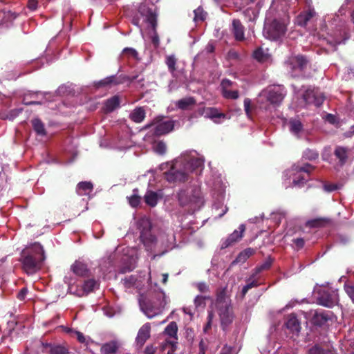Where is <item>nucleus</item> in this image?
Wrapping results in <instances>:
<instances>
[{
    "label": "nucleus",
    "instance_id": "nucleus-1",
    "mask_svg": "<svg viewBox=\"0 0 354 354\" xmlns=\"http://www.w3.org/2000/svg\"><path fill=\"white\" fill-rule=\"evenodd\" d=\"M215 307L220 318L221 326L225 330L232 323L234 318L233 307L227 287H220L216 290Z\"/></svg>",
    "mask_w": 354,
    "mask_h": 354
},
{
    "label": "nucleus",
    "instance_id": "nucleus-2",
    "mask_svg": "<svg viewBox=\"0 0 354 354\" xmlns=\"http://www.w3.org/2000/svg\"><path fill=\"white\" fill-rule=\"evenodd\" d=\"M45 259L42 245L35 242L23 250L21 261L26 273L34 274L41 269Z\"/></svg>",
    "mask_w": 354,
    "mask_h": 354
},
{
    "label": "nucleus",
    "instance_id": "nucleus-3",
    "mask_svg": "<svg viewBox=\"0 0 354 354\" xmlns=\"http://www.w3.org/2000/svg\"><path fill=\"white\" fill-rule=\"evenodd\" d=\"M165 297V293L160 292L155 293L150 297L140 299L139 303L142 311L149 319L160 314L166 304Z\"/></svg>",
    "mask_w": 354,
    "mask_h": 354
},
{
    "label": "nucleus",
    "instance_id": "nucleus-4",
    "mask_svg": "<svg viewBox=\"0 0 354 354\" xmlns=\"http://www.w3.org/2000/svg\"><path fill=\"white\" fill-rule=\"evenodd\" d=\"M177 198L180 206L192 211L199 208L203 203L201 192L196 189L191 191L181 189L177 194Z\"/></svg>",
    "mask_w": 354,
    "mask_h": 354
},
{
    "label": "nucleus",
    "instance_id": "nucleus-5",
    "mask_svg": "<svg viewBox=\"0 0 354 354\" xmlns=\"http://www.w3.org/2000/svg\"><path fill=\"white\" fill-rule=\"evenodd\" d=\"M138 13L145 18V21L151 27V41L155 48L159 47L160 39L157 32V13L152 8L145 3H141L138 7Z\"/></svg>",
    "mask_w": 354,
    "mask_h": 354
},
{
    "label": "nucleus",
    "instance_id": "nucleus-6",
    "mask_svg": "<svg viewBox=\"0 0 354 354\" xmlns=\"http://www.w3.org/2000/svg\"><path fill=\"white\" fill-rule=\"evenodd\" d=\"M288 21L284 19H274L265 24L263 33L266 38L277 41L282 38L287 32Z\"/></svg>",
    "mask_w": 354,
    "mask_h": 354
},
{
    "label": "nucleus",
    "instance_id": "nucleus-7",
    "mask_svg": "<svg viewBox=\"0 0 354 354\" xmlns=\"http://www.w3.org/2000/svg\"><path fill=\"white\" fill-rule=\"evenodd\" d=\"M285 64L292 77H299L306 72L310 61L306 56L299 54L288 57Z\"/></svg>",
    "mask_w": 354,
    "mask_h": 354
},
{
    "label": "nucleus",
    "instance_id": "nucleus-8",
    "mask_svg": "<svg viewBox=\"0 0 354 354\" xmlns=\"http://www.w3.org/2000/svg\"><path fill=\"white\" fill-rule=\"evenodd\" d=\"M165 179L169 183L180 185L187 182L190 176L180 162L172 165L170 169L164 172Z\"/></svg>",
    "mask_w": 354,
    "mask_h": 354
},
{
    "label": "nucleus",
    "instance_id": "nucleus-9",
    "mask_svg": "<svg viewBox=\"0 0 354 354\" xmlns=\"http://www.w3.org/2000/svg\"><path fill=\"white\" fill-rule=\"evenodd\" d=\"M308 319L315 328L325 329L329 326V322L333 321V313L324 310H314L309 312Z\"/></svg>",
    "mask_w": 354,
    "mask_h": 354
},
{
    "label": "nucleus",
    "instance_id": "nucleus-10",
    "mask_svg": "<svg viewBox=\"0 0 354 354\" xmlns=\"http://www.w3.org/2000/svg\"><path fill=\"white\" fill-rule=\"evenodd\" d=\"M138 75L128 76L125 75H115L106 77L101 80L93 82V87L96 89L101 88H111L125 83L126 82H133L138 78Z\"/></svg>",
    "mask_w": 354,
    "mask_h": 354
},
{
    "label": "nucleus",
    "instance_id": "nucleus-11",
    "mask_svg": "<svg viewBox=\"0 0 354 354\" xmlns=\"http://www.w3.org/2000/svg\"><path fill=\"white\" fill-rule=\"evenodd\" d=\"M286 89L283 86H269L263 91L267 101L274 106H279L286 95Z\"/></svg>",
    "mask_w": 354,
    "mask_h": 354
},
{
    "label": "nucleus",
    "instance_id": "nucleus-12",
    "mask_svg": "<svg viewBox=\"0 0 354 354\" xmlns=\"http://www.w3.org/2000/svg\"><path fill=\"white\" fill-rule=\"evenodd\" d=\"M317 303L326 308H333L338 303V295L329 288L320 289L317 292Z\"/></svg>",
    "mask_w": 354,
    "mask_h": 354
},
{
    "label": "nucleus",
    "instance_id": "nucleus-13",
    "mask_svg": "<svg viewBox=\"0 0 354 354\" xmlns=\"http://www.w3.org/2000/svg\"><path fill=\"white\" fill-rule=\"evenodd\" d=\"M301 99L305 106L313 104L320 106L323 104L325 97L317 90L308 88L302 94Z\"/></svg>",
    "mask_w": 354,
    "mask_h": 354
},
{
    "label": "nucleus",
    "instance_id": "nucleus-14",
    "mask_svg": "<svg viewBox=\"0 0 354 354\" xmlns=\"http://www.w3.org/2000/svg\"><path fill=\"white\" fill-rule=\"evenodd\" d=\"M151 226L149 221L145 222V225L142 227L140 239L145 247L146 250L151 251L156 243V237L151 233Z\"/></svg>",
    "mask_w": 354,
    "mask_h": 354
},
{
    "label": "nucleus",
    "instance_id": "nucleus-15",
    "mask_svg": "<svg viewBox=\"0 0 354 354\" xmlns=\"http://www.w3.org/2000/svg\"><path fill=\"white\" fill-rule=\"evenodd\" d=\"M41 347L42 352L46 354H69V347L66 343L42 342Z\"/></svg>",
    "mask_w": 354,
    "mask_h": 354
},
{
    "label": "nucleus",
    "instance_id": "nucleus-16",
    "mask_svg": "<svg viewBox=\"0 0 354 354\" xmlns=\"http://www.w3.org/2000/svg\"><path fill=\"white\" fill-rule=\"evenodd\" d=\"M308 354H337V353L329 343H316L308 349Z\"/></svg>",
    "mask_w": 354,
    "mask_h": 354
},
{
    "label": "nucleus",
    "instance_id": "nucleus-17",
    "mask_svg": "<svg viewBox=\"0 0 354 354\" xmlns=\"http://www.w3.org/2000/svg\"><path fill=\"white\" fill-rule=\"evenodd\" d=\"M180 163L183 165L189 176L191 173L201 169L203 165V161L199 158H185L183 161L180 162Z\"/></svg>",
    "mask_w": 354,
    "mask_h": 354
},
{
    "label": "nucleus",
    "instance_id": "nucleus-18",
    "mask_svg": "<svg viewBox=\"0 0 354 354\" xmlns=\"http://www.w3.org/2000/svg\"><path fill=\"white\" fill-rule=\"evenodd\" d=\"M73 272L79 277H88L91 275V271L87 265L80 261H75L71 266Z\"/></svg>",
    "mask_w": 354,
    "mask_h": 354
},
{
    "label": "nucleus",
    "instance_id": "nucleus-19",
    "mask_svg": "<svg viewBox=\"0 0 354 354\" xmlns=\"http://www.w3.org/2000/svg\"><path fill=\"white\" fill-rule=\"evenodd\" d=\"M286 326L291 333L297 335H299L301 328V323L294 313H291L288 316Z\"/></svg>",
    "mask_w": 354,
    "mask_h": 354
},
{
    "label": "nucleus",
    "instance_id": "nucleus-20",
    "mask_svg": "<svg viewBox=\"0 0 354 354\" xmlns=\"http://www.w3.org/2000/svg\"><path fill=\"white\" fill-rule=\"evenodd\" d=\"M239 231L234 230L222 243L221 249L226 248L237 242L243 233V224L239 225Z\"/></svg>",
    "mask_w": 354,
    "mask_h": 354
},
{
    "label": "nucleus",
    "instance_id": "nucleus-21",
    "mask_svg": "<svg viewBox=\"0 0 354 354\" xmlns=\"http://www.w3.org/2000/svg\"><path fill=\"white\" fill-rule=\"evenodd\" d=\"M151 326L149 323L145 324L138 330L136 342L137 344L142 347L147 340L150 337Z\"/></svg>",
    "mask_w": 354,
    "mask_h": 354
},
{
    "label": "nucleus",
    "instance_id": "nucleus-22",
    "mask_svg": "<svg viewBox=\"0 0 354 354\" xmlns=\"http://www.w3.org/2000/svg\"><path fill=\"white\" fill-rule=\"evenodd\" d=\"M174 128V123L171 120L158 123L154 129V134L157 136H162L171 132Z\"/></svg>",
    "mask_w": 354,
    "mask_h": 354
},
{
    "label": "nucleus",
    "instance_id": "nucleus-23",
    "mask_svg": "<svg viewBox=\"0 0 354 354\" xmlns=\"http://www.w3.org/2000/svg\"><path fill=\"white\" fill-rule=\"evenodd\" d=\"M120 348L117 340H111L103 344L100 348L101 354H116Z\"/></svg>",
    "mask_w": 354,
    "mask_h": 354
},
{
    "label": "nucleus",
    "instance_id": "nucleus-24",
    "mask_svg": "<svg viewBox=\"0 0 354 354\" xmlns=\"http://www.w3.org/2000/svg\"><path fill=\"white\" fill-rule=\"evenodd\" d=\"M93 189V185L88 181L80 182L76 186V193L79 196H88Z\"/></svg>",
    "mask_w": 354,
    "mask_h": 354
},
{
    "label": "nucleus",
    "instance_id": "nucleus-25",
    "mask_svg": "<svg viewBox=\"0 0 354 354\" xmlns=\"http://www.w3.org/2000/svg\"><path fill=\"white\" fill-rule=\"evenodd\" d=\"M315 15V12L312 9H309L307 11L300 13L297 18V24L302 27L306 26L308 21L314 17Z\"/></svg>",
    "mask_w": 354,
    "mask_h": 354
},
{
    "label": "nucleus",
    "instance_id": "nucleus-26",
    "mask_svg": "<svg viewBox=\"0 0 354 354\" xmlns=\"http://www.w3.org/2000/svg\"><path fill=\"white\" fill-rule=\"evenodd\" d=\"M120 100L118 95H114L107 99L104 102V111L106 113L113 112L115 109L120 106Z\"/></svg>",
    "mask_w": 354,
    "mask_h": 354
},
{
    "label": "nucleus",
    "instance_id": "nucleus-27",
    "mask_svg": "<svg viewBox=\"0 0 354 354\" xmlns=\"http://www.w3.org/2000/svg\"><path fill=\"white\" fill-rule=\"evenodd\" d=\"M232 31L236 40L243 41V27L239 19H234L232 21Z\"/></svg>",
    "mask_w": 354,
    "mask_h": 354
},
{
    "label": "nucleus",
    "instance_id": "nucleus-28",
    "mask_svg": "<svg viewBox=\"0 0 354 354\" xmlns=\"http://www.w3.org/2000/svg\"><path fill=\"white\" fill-rule=\"evenodd\" d=\"M196 104V101L194 97H188L178 100L176 106L178 109L185 111L190 109V107Z\"/></svg>",
    "mask_w": 354,
    "mask_h": 354
},
{
    "label": "nucleus",
    "instance_id": "nucleus-29",
    "mask_svg": "<svg viewBox=\"0 0 354 354\" xmlns=\"http://www.w3.org/2000/svg\"><path fill=\"white\" fill-rule=\"evenodd\" d=\"M205 118L212 120L214 122H217V119H225L226 118V115L221 113L217 108L207 107Z\"/></svg>",
    "mask_w": 354,
    "mask_h": 354
},
{
    "label": "nucleus",
    "instance_id": "nucleus-30",
    "mask_svg": "<svg viewBox=\"0 0 354 354\" xmlns=\"http://www.w3.org/2000/svg\"><path fill=\"white\" fill-rule=\"evenodd\" d=\"M146 113L143 107L136 108L130 114V119L136 123H140L145 118Z\"/></svg>",
    "mask_w": 354,
    "mask_h": 354
},
{
    "label": "nucleus",
    "instance_id": "nucleus-31",
    "mask_svg": "<svg viewBox=\"0 0 354 354\" xmlns=\"http://www.w3.org/2000/svg\"><path fill=\"white\" fill-rule=\"evenodd\" d=\"M334 154L339 160V165L343 166L348 159V150L343 147H337L335 149Z\"/></svg>",
    "mask_w": 354,
    "mask_h": 354
},
{
    "label": "nucleus",
    "instance_id": "nucleus-32",
    "mask_svg": "<svg viewBox=\"0 0 354 354\" xmlns=\"http://www.w3.org/2000/svg\"><path fill=\"white\" fill-rule=\"evenodd\" d=\"M100 283L94 279L85 280L82 285L83 291L87 295L99 288Z\"/></svg>",
    "mask_w": 354,
    "mask_h": 354
},
{
    "label": "nucleus",
    "instance_id": "nucleus-33",
    "mask_svg": "<svg viewBox=\"0 0 354 354\" xmlns=\"http://www.w3.org/2000/svg\"><path fill=\"white\" fill-rule=\"evenodd\" d=\"M32 128L36 133L39 136H45L46 131L44 127V124L39 118H35L31 121Z\"/></svg>",
    "mask_w": 354,
    "mask_h": 354
},
{
    "label": "nucleus",
    "instance_id": "nucleus-34",
    "mask_svg": "<svg viewBox=\"0 0 354 354\" xmlns=\"http://www.w3.org/2000/svg\"><path fill=\"white\" fill-rule=\"evenodd\" d=\"M145 202L150 207H155L158 203V194L153 191H148L144 196Z\"/></svg>",
    "mask_w": 354,
    "mask_h": 354
},
{
    "label": "nucleus",
    "instance_id": "nucleus-35",
    "mask_svg": "<svg viewBox=\"0 0 354 354\" xmlns=\"http://www.w3.org/2000/svg\"><path fill=\"white\" fill-rule=\"evenodd\" d=\"M290 131L296 136L302 131L303 124L300 120L297 119H291L289 122Z\"/></svg>",
    "mask_w": 354,
    "mask_h": 354
},
{
    "label": "nucleus",
    "instance_id": "nucleus-36",
    "mask_svg": "<svg viewBox=\"0 0 354 354\" xmlns=\"http://www.w3.org/2000/svg\"><path fill=\"white\" fill-rule=\"evenodd\" d=\"M178 326L175 322H170L165 328L164 333L170 337L177 339Z\"/></svg>",
    "mask_w": 354,
    "mask_h": 354
},
{
    "label": "nucleus",
    "instance_id": "nucleus-37",
    "mask_svg": "<svg viewBox=\"0 0 354 354\" xmlns=\"http://www.w3.org/2000/svg\"><path fill=\"white\" fill-rule=\"evenodd\" d=\"M165 64L169 71L173 74L176 71L177 58L174 55H168L165 58Z\"/></svg>",
    "mask_w": 354,
    "mask_h": 354
},
{
    "label": "nucleus",
    "instance_id": "nucleus-38",
    "mask_svg": "<svg viewBox=\"0 0 354 354\" xmlns=\"http://www.w3.org/2000/svg\"><path fill=\"white\" fill-rule=\"evenodd\" d=\"M258 273L255 272L254 274H253L246 281V284L245 285V294L247 292V291L249 289H251L254 287H257L260 283L259 281V279L257 277Z\"/></svg>",
    "mask_w": 354,
    "mask_h": 354
},
{
    "label": "nucleus",
    "instance_id": "nucleus-39",
    "mask_svg": "<svg viewBox=\"0 0 354 354\" xmlns=\"http://www.w3.org/2000/svg\"><path fill=\"white\" fill-rule=\"evenodd\" d=\"M162 347L163 350L169 348V350L167 351V354H175V351L177 348V342L175 340L166 339L162 344Z\"/></svg>",
    "mask_w": 354,
    "mask_h": 354
},
{
    "label": "nucleus",
    "instance_id": "nucleus-40",
    "mask_svg": "<svg viewBox=\"0 0 354 354\" xmlns=\"http://www.w3.org/2000/svg\"><path fill=\"white\" fill-rule=\"evenodd\" d=\"M315 169V166H313L310 164L306 163L302 166L300 165H295V171L297 172H305L308 174H310V173L314 171Z\"/></svg>",
    "mask_w": 354,
    "mask_h": 354
},
{
    "label": "nucleus",
    "instance_id": "nucleus-41",
    "mask_svg": "<svg viewBox=\"0 0 354 354\" xmlns=\"http://www.w3.org/2000/svg\"><path fill=\"white\" fill-rule=\"evenodd\" d=\"M319 157V153L318 151L307 149L306 151H304L303 154V158L308 160H315Z\"/></svg>",
    "mask_w": 354,
    "mask_h": 354
},
{
    "label": "nucleus",
    "instance_id": "nucleus-42",
    "mask_svg": "<svg viewBox=\"0 0 354 354\" xmlns=\"http://www.w3.org/2000/svg\"><path fill=\"white\" fill-rule=\"evenodd\" d=\"M122 55L126 56L127 58L132 57L135 59H139L138 58V53L137 50L133 48H124L122 50Z\"/></svg>",
    "mask_w": 354,
    "mask_h": 354
},
{
    "label": "nucleus",
    "instance_id": "nucleus-43",
    "mask_svg": "<svg viewBox=\"0 0 354 354\" xmlns=\"http://www.w3.org/2000/svg\"><path fill=\"white\" fill-rule=\"evenodd\" d=\"M137 279H138L136 276L130 275L122 279V281L126 288H130L135 286L136 283L137 282Z\"/></svg>",
    "mask_w": 354,
    "mask_h": 354
},
{
    "label": "nucleus",
    "instance_id": "nucleus-44",
    "mask_svg": "<svg viewBox=\"0 0 354 354\" xmlns=\"http://www.w3.org/2000/svg\"><path fill=\"white\" fill-rule=\"evenodd\" d=\"M344 288L347 295L354 304V283H345Z\"/></svg>",
    "mask_w": 354,
    "mask_h": 354
},
{
    "label": "nucleus",
    "instance_id": "nucleus-45",
    "mask_svg": "<svg viewBox=\"0 0 354 354\" xmlns=\"http://www.w3.org/2000/svg\"><path fill=\"white\" fill-rule=\"evenodd\" d=\"M194 21H204L206 17V12H204L203 9L201 7H198L197 9L194 10Z\"/></svg>",
    "mask_w": 354,
    "mask_h": 354
},
{
    "label": "nucleus",
    "instance_id": "nucleus-46",
    "mask_svg": "<svg viewBox=\"0 0 354 354\" xmlns=\"http://www.w3.org/2000/svg\"><path fill=\"white\" fill-rule=\"evenodd\" d=\"M223 96L226 99H237L239 97V93L237 91L224 90L222 92Z\"/></svg>",
    "mask_w": 354,
    "mask_h": 354
},
{
    "label": "nucleus",
    "instance_id": "nucleus-47",
    "mask_svg": "<svg viewBox=\"0 0 354 354\" xmlns=\"http://www.w3.org/2000/svg\"><path fill=\"white\" fill-rule=\"evenodd\" d=\"M244 103H245V113L250 119H252V112L254 107L251 104V101H250V100H249L248 98H245Z\"/></svg>",
    "mask_w": 354,
    "mask_h": 354
},
{
    "label": "nucleus",
    "instance_id": "nucleus-48",
    "mask_svg": "<svg viewBox=\"0 0 354 354\" xmlns=\"http://www.w3.org/2000/svg\"><path fill=\"white\" fill-rule=\"evenodd\" d=\"M214 317V313L212 311H209L207 318V321L203 328V330L205 333H208V331L211 329L212 323V320H213Z\"/></svg>",
    "mask_w": 354,
    "mask_h": 354
},
{
    "label": "nucleus",
    "instance_id": "nucleus-49",
    "mask_svg": "<svg viewBox=\"0 0 354 354\" xmlns=\"http://www.w3.org/2000/svg\"><path fill=\"white\" fill-rule=\"evenodd\" d=\"M141 198L137 194H133L129 198V203L133 207H137L140 203Z\"/></svg>",
    "mask_w": 354,
    "mask_h": 354
},
{
    "label": "nucleus",
    "instance_id": "nucleus-50",
    "mask_svg": "<svg viewBox=\"0 0 354 354\" xmlns=\"http://www.w3.org/2000/svg\"><path fill=\"white\" fill-rule=\"evenodd\" d=\"M167 146L162 141H159L155 146V151L159 154H164L166 152Z\"/></svg>",
    "mask_w": 354,
    "mask_h": 354
},
{
    "label": "nucleus",
    "instance_id": "nucleus-51",
    "mask_svg": "<svg viewBox=\"0 0 354 354\" xmlns=\"http://www.w3.org/2000/svg\"><path fill=\"white\" fill-rule=\"evenodd\" d=\"M272 261L271 259H267L263 264H261L259 267L256 268V272L259 273L262 270H268L270 268L272 265Z\"/></svg>",
    "mask_w": 354,
    "mask_h": 354
},
{
    "label": "nucleus",
    "instance_id": "nucleus-52",
    "mask_svg": "<svg viewBox=\"0 0 354 354\" xmlns=\"http://www.w3.org/2000/svg\"><path fill=\"white\" fill-rule=\"evenodd\" d=\"M265 54L261 48H257L253 53V57L259 62H262L264 59Z\"/></svg>",
    "mask_w": 354,
    "mask_h": 354
},
{
    "label": "nucleus",
    "instance_id": "nucleus-53",
    "mask_svg": "<svg viewBox=\"0 0 354 354\" xmlns=\"http://www.w3.org/2000/svg\"><path fill=\"white\" fill-rule=\"evenodd\" d=\"M205 299H206V297L204 296H201V295L196 296L194 299V304H195L196 307H200V306L204 307L205 306Z\"/></svg>",
    "mask_w": 354,
    "mask_h": 354
},
{
    "label": "nucleus",
    "instance_id": "nucleus-54",
    "mask_svg": "<svg viewBox=\"0 0 354 354\" xmlns=\"http://www.w3.org/2000/svg\"><path fill=\"white\" fill-rule=\"evenodd\" d=\"M28 292V290L26 287L22 288L17 295V298L19 301H24Z\"/></svg>",
    "mask_w": 354,
    "mask_h": 354
},
{
    "label": "nucleus",
    "instance_id": "nucleus-55",
    "mask_svg": "<svg viewBox=\"0 0 354 354\" xmlns=\"http://www.w3.org/2000/svg\"><path fill=\"white\" fill-rule=\"evenodd\" d=\"M292 242L297 247V250H300L304 248L305 241L302 238H296L292 239Z\"/></svg>",
    "mask_w": 354,
    "mask_h": 354
},
{
    "label": "nucleus",
    "instance_id": "nucleus-56",
    "mask_svg": "<svg viewBox=\"0 0 354 354\" xmlns=\"http://www.w3.org/2000/svg\"><path fill=\"white\" fill-rule=\"evenodd\" d=\"M338 189V186L336 184L326 183L324 185V189L326 192H331Z\"/></svg>",
    "mask_w": 354,
    "mask_h": 354
},
{
    "label": "nucleus",
    "instance_id": "nucleus-57",
    "mask_svg": "<svg viewBox=\"0 0 354 354\" xmlns=\"http://www.w3.org/2000/svg\"><path fill=\"white\" fill-rule=\"evenodd\" d=\"M292 183L295 186L302 187L306 183V180L303 176H299L297 179H294Z\"/></svg>",
    "mask_w": 354,
    "mask_h": 354
},
{
    "label": "nucleus",
    "instance_id": "nucleus-58",
    "mask_svg": "<svg viewBox=\"0 0 354 354\" xmlns=\"http://www.w3.org/2000/svg\"><path fill=\"white\" fill-rule=\"evenodd\" d=\"M324 222V219L317 218V219H314V220L310 221L309 222V223L311 227H317L322 226L323 225Z\"/></svg>",
    "mask_w": 354,
    "mask_h": 354
},
{
    "label": "nucleus",
    "instance_id": "nucleus-59",
    "mask_svg": "<svg viewBox=\"0 0 354 354\" xmlns=\"http://www.w3.org/2000/svg\"><path fill=\"white\" fill-rule=\"evenodd\" d=\"M232 82L230 80H229L227 79L223 80L221 82V84L222 92L224 90H227L228 88H230L232 86Z\"/></svg>",
    "mask_w": 354,
    "mask_h": 354
},
{
    "label": "nucleus",
    "instance_id": "nucleus-60",
    "mask_svg": "<svg viewBox=\"0 0 354 354\" xmlns=\"http://www.w3.org/2000/svg\"><path fill=\"white\" fill-rule=\"evenodd\" d=\"M206 109H207V107H205V106L198 107L195 111V113H194L195 116L197 117V116H203V115L205 118Z\"/></svg>",
    "mask_w": 354,
    "mask_h": 354
},
{
    "label": "nucleus",
    "instance_id": "nucleus-61",
    "mask_svg": "<svg viewBox=\"0 0 354 354\" xmlns=\"http://www.w3.org/2000/svg\"><path fill=\"white\" fill-rule=\"evenodd\" d=\"M38 1L37 0H28L27 6L29 9L35 10L37 8Z\"/></svg>",
    "mask_w": 354,
    "mask_h": 354
},
{
    "label": "nucleus",
    "instance_id": "nucleus-62",
    "mask_svg": "<svg viewBox=\"0 0 354 354\" xmlns=\"http://www.w3.org/2000/svg\"><path fill=\"white\" fill-rule=\"evenodd\" d=\"M156 348L153 345H148L146 346L144 354H154Z\"/></svg>",
    "mask_w": 354,
    "mask_h": 354
},
{
    "label": "nucleus",
    "instance_id": "nucleus-63",
    "mask_svg": "<svg viewBox=\"0 0 354 354\" xmlns=\"http://www.w3.org/2000/svg\"><path fill=\"white\" fill-rule=\"evenodd\" d=\"M197 288L201 292H205L208 291V286L205 283H198Z\"/></svg>",
    "mask_w": 354,
    "mask_h": 354
},
{
    "label": "nucleus",
    "instance_id": "nucleus-64",
    "mask_svg": "<svg viewBox=\"0 0 354 354\" xmlns=\"http://www.w3.org/2000/svg\"><path fill=\"white\" fill-rule=\"evenodd\" d=\"M206 346L203 341L201 339L199 342V353L198 354H205V353Z\"/></svg>",
    "mask_w": 354,
    "mask_h": 354
}]
</instances>
